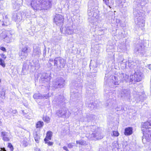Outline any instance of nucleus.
<instances>
[{
	"label": "nucleus",
	"mask_w": 151,
	"mask_h": 151,
	"mask_svg": "<svg viewBox=\"0 0 151 151\" xmlns=\"http://www.w3.org/2000/svg\"><path fill=\"white\" fill-rule=\"evenodd\" d=\"M50 0H32L31 3L32 7L36 10H47L51 6Z\"/></svg>",
	"instance_id": "obj_1"
},
{
	"label": "nucleus",
	"mask_w": 151,
	"mask_h": 151,
	"mask_svg": "<svg viewBox=\"0 0 151 151\" xmlns=\"http://www.w3.org/2000/svg\"><path fill=\"white\" fill-rule=\"evenodd\" d=\"M151 120L142 124V131L143 132V140L146 139L148 142H151Z\"/></svg>",
	"instance_id": "obj_2"
},
{
	"label": "nucleus",
	"mask_w": 151,
	"mask_h": 151,
	"mask_svg": "<svg viewBox=\"0 0 151 151\" xmlns=\"http://www.w3.org/2000/svg\"><path fill=\"white\" fill-rule=\"evenodd\" d=\"M65 62L64 59L60 57L56 58L54 60L50 59L49 61L51 65H52V63H54V65L56 66L57 69L59 70L64 67L65 65Z\"/></svg>",
	"instance_id": "obj_3"
},
{
	"label": "nucleus",
	"mask_w": 151,
	"mask_h": 151,
	"mask_svg": "<svg viewBox=\"0 0 151 151\" xmlns=\"http://www.w3.org/2000/svg\"><path fill=\"white\" fill-rule=\"evenodd\" d=\"M65 85V80L61 78H58L52 82V87L55 88H63Z\"/></svg>",
	"instance_id": "obj_4"
},
{
	"label": "nucleus",
	"mask_w": 151,
	"mask_h": 151,
	"mask_svg": "<svg viewBox=\"0 0 151 151\" xmlns=\"http://www.w3.org/2000/svg\"><path fill=\"white\" fill-rule=\"evenodd\" d=\"M61 32L65 35H73L74 34V28L71 25H66L64 27L60 28Z\"/></svg>",
	"instance_id": "obj_5"
},
{
	"label": "nucleus",
	"mask_w": 151,
	"mask_h": 151,
	"mask_svg": "<svg viewBox=\"0 0 151 151\" xmlns=\"http://www.w3.org/2000/svg\"><path fill=\"white\" fill-rule=\"evenodd\" d=\"M1 37L4 42L8 43L11 41L12 35L10 32L5 30L1 34Z\"/></svg>",
	"instance_id": "obj_6"
},
{
	"label": "nucleus",
	"mask_w": 151,
	"mask_h": 151,
	"mask_svg": "<svg viewBox=\"0 0 151 151\" xmlns=\"http://www.w3.org/2000/svg\"><path fill=\"white\" fill-rule=\"evenodd\" d=\"M143 76V75L142 73L136 72L134 75L130 76V81L132 82L133 80L137 82L140 81L142 79Z\"/></svg>",
	"instance_id": "obj_7"
},
{
	"label": "nucleus",
	"mask_w": 151,
	"mask_h": 151,
	"mask_svg": "<svg viewBox=\"0 0 151 151\" xmlns=\"http://www.w3.org/2000/svg\"><path fill=\"white\" fill-rule=\"evenodd\" d=\"M63 17L60 14H56L54 18V22L58 26L63 24Z\"/></svg>",
	"instance_id": "obj_8"
},
{
	"label": "nucleus",
	"mask_w": 151,
	"mask_h": 151,
	"mask_svg": "<svg viewBox=\"0 0 151 151\" xmlns=\"http://www.w3.org/2000/svg\"><path fill=\"white\" fill-rule=\"evenodd\" d=\"M86 137L90 140L95 139H99L102 138L103 136L100 134L96 132V133H93L92 134H90L88 135L87 134Z\"/></svg>",
	"instance_id": "obj_9"
},
{
	"label": "nucleus",
	"mask_w": 151,
	"mask_h": 151,
	"mask_svg": "<svg viewBox=\"0 0 151 151\" xmlns=\"http://www.w3.org/2000/svg\"><path fill=\"white\" fill-rule=\"evenodd\" d=\"M1 137L2 139L5 141L8 142L10 141L11 139V133L3 131L1 132Z\"/></svg>",
	"instance_id": "obj_10"
},
{
	"label": "nucleus",
	"mask_w": 151,
	"mask_h": 151,
	"mask_svg": "<svg viewBox=\"0 0 151 151\" xmlns=\"http://www.w3.org/2000/svg\"><path fill=\"white\" fill-rule=\"evenodd\" d=\"M66 109L65 108H63L60 109L56 112L57 115L59 117H63L64 116H66L68 117L70 114H66Z\"/></svg>",
	"instance_id": "obj_11"
},
{
	"label": "nucleus",
	"mask_w": 151,
	"mask_h": 151,
	"mask_svg": "<svg viewBox=\"0 0 151 151\" xmlns=\"http://www.w3.org/2000/svg\"><path fill=\"white\" fill-rule=\"evenodd\" d=\"M48 97V94L42 95L39 93H35L33 96V98L36 99H47Z\"/></svg>",
	"instance_id": "obj_12"
},
{
	"label": "nucleus",
	"mask_w": 151,
	"mask_h": 151,
	"mask_svg": "<svg viewBox=\"0 0 151 151\" xmlns=\"http://www.w3.org/2000/svg\"><path fill=\"white\" fill-rule=\"evenodd\" d=\"M94 8L93 9H90L89 8H88V14L89 16H91L92 19H94L97 15L96 13H95V12H93L94 10H93Z\"/></svg>",
	"instance_id": "obj_13"
},
{
	"label": "nucleus",
	"mask_w": 151,
	"mask_h": 151,
	"mask_svg": "<svg viewBox=\"0 0 151 151\" xmlns=\"http://www.w3.org/2000/svg\"><path fill=\"white\" fill-rule=\"evenodd\" d=\"M128 76L124 73L120 74L119 76V78L121 81H127L128 80Z\"/></svg>",
	"instance_id": "obj_14"
},
{
	"label": "nucleus",
	"mask_w": 151,
	"mask_h": 151,
	"mask_svg": "<svg viewBox=\"0 0 151 151\" xmlns=\"http://www.w3.org/2000/svg\"><path fill=\"white\" fill-rule=\"evenodd\" d=\"M111 82L115 85H119L120 83V80H118L117 77L114 76L111 77Z\"/></svg>",
	"instance_id": "obj_15"
},
{
	"label": "nucleus",
	"mask_w": 151,
	"mask_h": 151,
	"mask_svg": "<svg viewBox=\"0 0 151 151\" xmlns=\"http://www.w3.org/2000/svg\"><path fill=\"white\" fill-rule=\"evenodd\" d=\"M133 129L131 127H128L125 129L124 134L126 136L131 135L132 134Z\"/></svg>",
	"instance_id": "obj_16"
},
{
	"label": "nucleus",
	"mask_w": 151,
	"mask_h": 151,
	"mask_svg": "<svg viewBox=\"0 0 151 151\" xmlns=\"http://www.w3.org/2000/svg\"><path fill=\"white\" fill-rule=\"evenodd\" d=\"M20 50L27 55L29 52L30 51V48L27 46H25L24 47L22 48Z\"/></svg>",
	"instance_id": "obj_17"
},
{
	"label": "nucleus",
	"mask_w": 151,
	"mask_h": 151,
	"mask_svg": "<svg viewBox=\"0 0 151 151\" xmlns=\"http://www.w3.org/2000/svg\"><path fill=\"white\" fill-rule=\"evenodd\" d=\"M40 54V50L39 47L37 46L34 47L33 54L34 55H39Z\"/></svg>",
	"instance_id": "obj_18"
},
{
	"label": "nucleus",
	"mask_w": 151,
	"mask_h": 151,
	"mask_svg": "<svg viewBox=\"0 0 151 151\" xmlns=\"http://www.w3.org/2000/svg\"><path fill=\"white\" fill-rule=\"evenodd\" d=\"M52 135V133L51 132L49 131L47 132L46 134V137L44 139V141H46V140L47 139H51Z\"/></svg>",
	"instance_id": "obj_19"
},
{
	"label": "nucleus",
	"mask_w": 151,
	"mask_h": 151,
	"mask_svg": "<svg viewBox=\"0 0 151 151\" xmlns=\"http://www.w3.org/2000/svg\"><path fill=\"white\" fill-rule=\"evenodd\" d=\"M19 55L21 59H25L27 56V55L25 54L21 50L19 52Z\"/></svg>",
	"instance_id": "obj_20"
},
{
	"label": "nucleus",
	"mask_w": 151,
	"mask_h": 151,
	"mask_svg": "<svg viewBox=\"0 0 151 151\" xmlns=\"http://www.w3.org/2000/svg\"><path fill=\"white\" fill-rule=\"evenodd\" d=\"M106 51L107 52H111L113 53L115 51V50L114 47L112 46H110L109 48L106 49Z\"/></svg>",
	"instance_id": "obj_21"
},
{
	"label": "nucleus",
	"mask_w": 151,
	"mask_h": 151,
	"mask_svg": "<svg viewBox=\"0 0 151 151\" xmlns=\"http://www.w3.org/2000/svg\"><path fill=\"white\" fill-rule=\"evenodd\" d=\"M43 122L39 121L36 123V128H41L43 126Z\"/></svg>",
	"instance_id": "obj_22"
},
{
	"label": "nucleus",
	"mask_w": 151,
	"mask_h": 151,
	"mask_svg": "<svg viewBox=\"0 0 151 151\" xmlns=\"http://www.w3.org/2000/svg\"><path fill=\"white\" fill-rule=\"evenodd\" d=\"M76 143L77 144H79L81 145H85L86 144V142L82 140H77Z\"/></svg>",
	"instance_id": "obj_23"
},
{
	"label": "nucleus",
	"mask_w": 151,
	"mask_h": 151,
	"mask_svg": "<svg viewBox=\"0 0 151 151\" xmlns=\"http://www.w3.org/2000/svg\"><path fill=\"white\" fill-rule=\"evenodd\" d=\"M135 50L140 53H143V50H142V47L141 46H138L135 49Z\"/></svg>",
	"instance_id": "obj_24"
},
{
	"label": "nucleus",
	"mask_w": 151,
	"mask_h": 151,
	"mask_svg": "<svg viewBox=\"0 0 151 151\" xmlns=\"http://www.w3.org/2000/svg\"><path fill=\"white\" fill-rule=\"evenodd\" d=\"M43 120L45 122H46L48 123L50 121V118L49 117L47 116H46L43 117Z\"/></svg>",
	"instance_id": "obj_25"
},
{
	"label": "nucleus",
	"mask_w": 151,
	"mask_h": 151,
	"mask_svg": "<svg viewBox=\"0 0 151 151\" xmlns=\"http://www.w3.org/2000/svg\"><path fill=\"white\" fill-rule=\"evenodd\" d=\"M34 138L36 142L38 143L40 139V137L39 136L37 135V134H36L34 136Z\"/></svg>",
	"instance_id": "obj_26"
},
{
	"label": "nucleus",
	"mask_w": 151,
	"mask_h": 151,
	"mask_svg": "<svg viewBox=\"0 0 151 151\" xmlns=\"http://www.w3.org/2000/svg\"><path fill=\"white\" fill-rule=\"evenodd\" d=\"M112 136H114L115 137H117L119 135V133L116 131H113L112 134H111Z\"/></svg>",
	"instance_id": "obj_27"
},
{
	"label": "nucleus",
	"mask_w": 151,
	"mask_h": 151,
	"mask_svg": "<svg viewBox=\"0 0 151 151\" xmlns=\"http://www.w3.org/2000/svg\"><path fill=\"white\" fill-rule=\"evenodd\" d=\"M0 65L3 67H4L5 66L4 60H3L2 58H0Z\"/></svg>",
	"instance_id": "obj_28"
},
{
	"label": "nucleus",
	"mask_w": 151,
	"mask_h": 151,
	"mask_svg": "<svg viewBox=\"0 0 151 151\" xmlns=\"http://www.w3.org/2000/svg\"><path fill=\"white\" fill-rule=\"evenodd\" d=\"M5 93L4 91H2L0 92V97L3 99L5 98Z\"/></svg>",
	"instance_id": "obj_29"
},
{
	"label": "nucleus",
	"mask_w": 151,
	"mask_h": 151,
	"mask_svg": "<svg viewBox=\"0 0 151 151\" xmlns=\"http://www.w3.org/2000/svg\"><path fill=\"white\" fill-rule=\"evenodd\" d=\"M8 147L10 149V150L11 151H13L14 148L12 145L10 143H8Z\"/></svg>",
	"instance_id": "obj_30"
},
{
	"label": "nucleus",
	"mask_w": 151,
	"mask_h": 151,
	"mask_svg": "<svg viewBox=\"0 0 151 151\" xmlns=\"http://www.w3.org/2000/svg\"><path fill=\"white\" fill-rule=\"evenodd\" d=\"M48 140L49 139H47L46 140V141H45V143L47 144L49 146L52 145H53V142L49 141Z\"/></svg>",
	"instance_id": "obj_31"
},
{
	"label": "nucleus",
	"mask_w": 151,
	"mask_h": 151,
	"mask_svg": "<svg viewBox=\"0 0 151 151\" xmlns=\"http://www.w3.org/2000/svg\"><path fill=\"white\" fill-rule=\"evenodd\" d=\"M5 19L6 21H4V22H6L7 25H8L10 24V22H9L8 20V17L7 16H6L5 17Z\"/></svg>",
	"instance_id": "obj_32"
},
{
	"label": "nucleus",
	"mask_w": 151,
	"mask_h": 151,
	"mask_svg": "<svg viewBox=\"0 0 151 151\" xmlns=\"http://www.w3.org/2000/svg\"><path fill=\"white\" fill-rule=\"evenodd\" d=\"M103 1L106 5L108 6L111 8L110 6L109 5V0H103Z\"/></svg>",
	"instance_id": "obj_33"
},
{
	"label": "nucleus",
	"mask_w": 151,
	"mask_h": 151,
	"mask_svg": "<svg viewBox=\"0 0 151 151\" xmlns=\"http://www.w3.org/2000/svg\"><path fill=\"white\" fill-rule=\"evenodd\" d=\"M1 57V58H2L3 60H4L5 59L6 57L5 56V55H4L3 54H0V57Z\"/></svg>",
	"instance_id": "obj_34"
},
{
	"label": "nucleus",
	"mask_w": 151,
	"mask_h": 151,
	"mask_svg": "<svg viewBox=\"0 0 151 151\" xmlns=\"http://www.w3.org/2000/svg\"><path fill=\"white\" fill-rule=\"evenodd\" d=\"M27 66L26 65H24V67L22 68V70L24 71V73H26L27 72Z\"/></svg>",
	"instance_id": "obj_35"
},
{
	"label": "nucleus",
	"mask_w": 151,
	"mask_h": 151,
	"mask_svg": "<svg viewBox=\"0 0 151 151\" xmlns=\"http://www.w3.org/2000/svg\"><path fill=\"white\" fill-rule=\"evenodd\" d=\"M117 145L118 144L117 143L114 142L113 143V146L114 148H117Z\"/></svg>",
	"instance_id": "obj_36"
},
{
	"label": "nucleus",
	"mask_w": 151,
	"mask_h": 151,
	"mask_svg": "<svg viewBox=\"0 0 151 151\" xmlns=\"http://www.w3.org/2000/svg\"><path fill=\"white\" fill-rule=\"evenodd\" d=\"M68 146L69 148H73V145L72 144L70 143L68 144Z\"/></svg>",
	"instance_id": "obj_37"
},
{
	"label": "nucleus",
	"mask_w": 151,
	"mask_h": 151,
	"mask_svg": "<svg viewBox=\"0 0 151 151\" xmlns=\"http://www.w3.org/2000/svg\"><path fill=\"white\" fill-rule=\"evenodd\" d=\"M23 144L24 145V146L25 147H26L27 145L28 144H27V142H26L25 141H23Z\"/></svg>",
	"instance_id": "obj_38"
},
{
	"label": "nucleus",
	"mask_w": 151,
	"mask_h": 151,
	"mask_svg": "<svg viewBox=\"0 0 151 151\" xmlns=\"http://www.w3.org/2000/svg\"><path fill=\"white\" fill-rule=\"evenodd\" d=\"M0 49L4 51H6V49L5 48L3 47H1L0 48Z\"/></svg>",
	"instance_id": "obj_39"
},
{
	"label": "nucleus",
	"mask_w": 151,
	"mask_h": 151,
	"mask_svg": "<svg viewBox=\"0 0 151 151\" xmlns=\"http://www.w3.org/2000/svg\"><path fill=\"white\" fill-rule=\"evenodd\" d=\"M89 107H91V110H92V109H94V106L92 104H89Z\"/></svg>",
	"instance_id": "obj_40"
},
{
	"label": "nucleus",
	"mask_w": 151,
	"mask_h": 151,
	"mask_svg": "<svg viewBox=\"0 0 151 151\" xmlns=\"http://www.w3.org/2000/svg\"><path fill=\"white\" fill-rule=\"evenodd\" d=\"M63 149L65 150H66L67 151H69L68 150V149L67 147L66 146H64L63 147Z\"/></svg>",
	"instance_id": "obj_41"
},
{
	"label": "nucleus",
	"mask_w": 151,
	"mask_h": 151,
	"mask_svg": "<svg viewBox=\"0 0 151 151\" xmlns=\"http://www.w3.org/2000/svg\"><path fill=\"white\" fill-rule=\"evenodd\" d=\"M1 151H6V150H5L4 148H1Z\"/></svg>",
	"instance_id": "obj_42"
},
{
	"label": "nucleus",
	"mask_w": 151,
	"mask_h": 151,
	"mask_svg": "<svg viewBox=\"0 0 151 151\" xmlns=\"http://www.w3.org/2000/svg\"><path fill=\"white\" fill-rule=\"evenodd\" d=\"M148 67L149 69L151 70V64L149 65Z\"/></svg>",
	"instance_id": "obj_43"
},
{
	"label": "nucleus",
	"mask_w": 151,
	"mask_h": 151,
	"mask_svg": "<svg viewBox=\"0 0 151 151\" xmlns=\"http://www.w3.org/2000/svg\"><path fill=\"white\" fill-rule=\"evenodd\" d=\"M122 64H123V65H125V67H126V64L125 63H122Z\"/></svg>",
	"instance_id": "obj_44"
},
{
	"label": "nucleus",
	"mask_w": 151,
	"mask_h": 151,
	"mask_svg": "<svg viewBox=\"0 0 151 151\" xmlns=\"http://www.w3.org/2000/svg\"><path fill=\"white\" fill-rule=\"evenodd\" d=\"M36 67H37V68L38 69L39 68V66L38 65V66H37L36 65H35Z\"/></svg>",
	"instance_id": "obj_45"
},
{
	"label": "nucleus",
	"mask_w": 151,
	"mask_h": 151,
	"mask_svg": "<svg viewBox=\"0 0 151 151\" xmlns=\"http://www.w3.org/2000/svg\"><path fill=\"white\" fill-rule=\"evenodd\" d=\"M150 82H151V84H150V85H151L150 90H151V81H150Z\"/></svg>",
	"instance_id": "obj_46"
},
{
	"label": "nucleus",
	"mask_w": 151,
	"mask_h": 151,
	"mask_svg": "<svg viewBox=\"0 0 151 151\" xmlns=\"http://www.w3.org/2000/svg\"><path fill=\"white\" fill-rule=\"evenodd\" d=\"M1 79L0 78V83H1Z\"/></svg>",
	"instance_id": "obj_47"
}]
</instances>
